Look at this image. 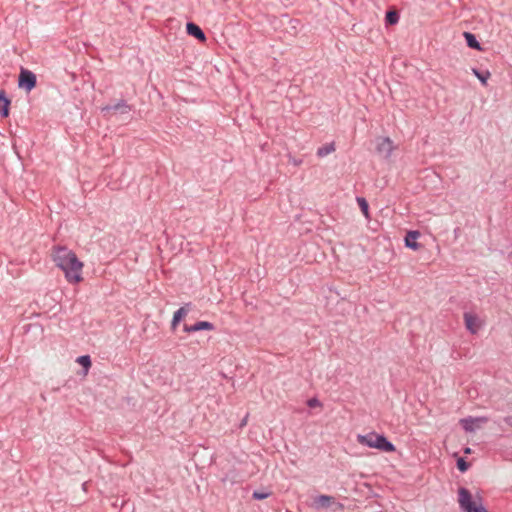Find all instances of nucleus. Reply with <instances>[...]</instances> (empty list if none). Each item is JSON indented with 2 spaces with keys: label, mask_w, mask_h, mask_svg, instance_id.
<instances>
[{
  "label": "nucleus",
  "mask_w": 512,
  "mask_h": 512,
  "mask_svg": "<svg viewBox=\"0 0 512 512\" xmlns=\"http://www.w3.org/2000/svg\"><path fill=\"white\" fill-rule=\"evenodd\" d=\"M51 257L56 267L64 273L69 284H79L84 280V263L79 260L72 250L62 246L55 247L52 250Z\"/></svg>",
  "instance_id": "nucleus-1"
},
{
  "label": "nucleus",
  "mask_w": 512,
  "mask_h": 512,
  "mask_svg": "<svg viewBox=\"0 0 512 512\" xmlns=\"http://www.w3.org/2000/svg\"><path fill=\"white\" fill-rule=\"evenodd\" d=\"M357 441L362 445H366L370 448H375L383 452H394L396 449L386 437L375 432H370L366 435L359 434L357 436Z\"/></svg>",
  "instance_id": "nucleus-2"
},
{
  "label": "nucleus",
  "mask_w": 512,
  "mask_h": 512,
  "mask_svg": "<svg viewBox=\"0 0 512 512\" xmlns=\"http://www.w3.org/2000/svg\"><path fill=\"white\" fill-rule=\"evenodd\" d=\"M458 503L465 512H486L480 499H473L466 488H459Z\"/></svg>",
  "instance_id": "nucleus-3"
},
{
  "label": "nucleus",
  "mask_w": 512,
  "mask_h": 512,
  "mask_svg": "<svg viewBox=\"0 0 512 512\" xmlns=\"http://www.w3.org/2000/svg\"><path fill=\"white\" fill-rule=\"evenodd\" d=\"M36 76L30 70L22 68L19 74L18 85L20 88L30 92L36 87Z\"/></svg>",
  "instance_id": "nucleus-4"
},
{
  "label": "nucleus",
  "mask_w": 512,
  "mask_h": 512,
  "mask_svg": "<svg viewBox=\"0 0 512 512\" xmlns=\"http://www.w3.org/2000/svg\"><path fill=\"white\" fill-rule=\"evenodd\" d=\"M463 318L466 329L472 334L478 333L483 326V321L474 313L466 312Z\"/></svg>",
  "instance_id": "nucleus-5"
},
{
  "label": "nucleus",
  "mask_w": 512,
  "mask_h": 512,
  "mask_svg": "<svg viewBox=\"0 0 512 512\" xmlns=\"http://www.w3.org/2000/svg\"><path fill=\"white\" fill-rule=\"evenodd\" d=\"M486 422L487 418L485 417H468L460 420V424L467 432H473L476 429H479Z\"/></svg>",
  "instance_id": "nucleus-6"
},
{
  "label": "nucleus",
  "mask_w": 512,
  "mask_h": 512,
  "mask_svg": "<svg viewBox=\"0 0 512 512\" xmlns=\"http://www.w3.org/2000/svg\"><path fill=\"white\" fill-rule=\"evenodd\" d=\"M395 150L393 141L389 137H383L378 140L377 151L385 157H389Z\"/></svg>",
  "instance_id": "nucleus-7"
},
{
  "label": "nucleus",
  "mask_w": 512,
  "mask_h": 512,
  "mask_svg": "<svg viewBox=\"0 0 512 512\" xmlns=\"http://www.w3.org/2000/svg\"><path fill=\"white\" fill-rule=\"evenodd\" d=\"M183 330L186 333H193L201 330L212 331L214 330V325L208 321H199L193 325L185 324Z\"/></svg>",
  "instance_id": "nucleus-8"
},
{
  "label": "nucleus",
  "mask_w": 512,
  "mask_h": 512,
  "mask_svg": "<svg viewBox=\"0 0 512 512\" xmlns=\"http://www.w3.org/2000/svg\"><path fill=\"white\" fill-rule=\"evenodd\" d=\"M10 105L11 101L7 97L6 92L4 90H0V114L2 117L6 118L9 116Z\"/></svg>",
  "instance_id": "nucleus-9"
},
{
  "label": "nucleus",
  "mask_w": 512,
  "mask_h": 512,
  "mask_svg": "<svg viewBox=\"0 0 512 512\" xmlns=\"http://www.w3.org/2000/svg\"><path fill=\"white\" fill-rule=\"evenodd\" d=\"M419 237H420V232H418V231H409L406 234V237H405V245L408 248H411L413 250H418L420 248V245L417 242V239Z\"/></svg>",
  "instance_id": "nucleus-10"
},
{
  "label": "nucleus",
  "mask_w": 512,
  "mask_h": 512,
  "mask_svg": "<svg viewBox=\"0 0 512 512\" xmlns=\"http://www.w3.org/2000/svg\"><path fill=\"white\" fill-rule=\"evenodd\" d=\"M187 33L191 36H194L198 40L204 42L206 40L205 34L200 29V27L194 23H188L186 25Z\"/></svg>",
  "instance_id": "nucleus-11"
},
{
  "label": "nucleus",
  "mask_w": 512,
  "mask_h": 512,
  "mask_svg": "<svg viewBox=\"0 0 512 512\" xmlns=\"http://www.w3.org/2000/svg\"><path fill=\"white\" fill-rule=\"evenodd\" d=\"M188 306L189 305L183 306L180 309H178L176 312H174L172 323H171V327H172L173 330H175L177 325L179 324V322L184 317L187 316V314L189 312Z\"/></svg>",
  "instance_id": "nucleus-12"
},
{
  "label": "nucleus",
  "mask_w": 512,
  "mask_h": 512,
  "mask_svg": "<svg viewBox=\"0 0 512 512\" xmlns=\"http://www.w3.org/2000/svg\"><path fill=\"white\" fill-rule=\"evenodd\" d=\"M333 497L328 495H320L316 497L313 501V505L316 508H327L331 505L333 502Z\"/></svg>",
  "instance_id": "nucleus-13"
},
{
  "label": "nucleus",
  "mask_w": 512,
  "mask_h": 512,
  "mask_svg": "<svg viewBox=\"0 0 512 512\" xmlns=\"http://www.w3.org/2000/svg\"><path fill=\"white\" fill-rule=\"evenodd\" d=\"M463 36H464V38H465V40L467 42V45L470 48H473V49H476V50H479V51L482 50V47H481L480 43L477 41L476 37L472 33L464 32Z\"/></svg>",
  "instance_id": "nucleus-14"
},
{
  "label": "nucleus",
  "mask_w": 512,
  "mask_h": 512,
  "mask_svg": "<svg viewBox=\"0 0 512 512\" xmlns=\"http://www.w3.org/2000/svg\"><path fill=\"white\" fill-rule=\"evenodd\" d=\"M76 362L83 367V369H84L83 375L86 376L88 374L89 369L91 368V365H92L90 356H88V355L80 356L76 359Z\"/></svg>",
  "instance_id": "nucleus-15"
},
{
  "label": "nucleus",
  "mask_w": 512,
  "mask_h": 512,
  "mask_svg": "<svg viewBox=\"0 0 512 512\" xmlns=\"http://www.w3.org/2000/svg\"><path fill=\"white\" fill-rule=\"evenodd\" d=\"M335 151V146L333 143H330V144H326L322 147H320L318 150H317V155L319 157H324V156H327L328 154L332 153Z\"/></svg>",
  "instance_id": "nucleus-16"
},
{
  "label": "nucleus",
  "mask_w": 512,
  "mask_h": 512,
  "mask_svg": "<svg viewBox=\"0 0 512 512\" xmlns=\"http://www.w3.org/2000/svg\"><path fill=\"white\" fill-rule=\"evenodd\" d=\"M357 203L359 205V208H360L361 212L365 216V218L369 219L370 215H369V205H368V202L364 198L359 197V198H357Z\"/></svg>",
  "instance_id": "nucleus-17"
},
{
  "label": "nucleus",
  "mask_w": 512,
  "mask_h": 512,
  "mask_svg": "<svg viewBox=\"0 0 512 512\" xmlns=\"http://www.w3.org/2000/svg\"><path fill=\"white\" fill-rule=\"evenodd\" d=\"M473 74L480 80L483 85H487V80L490 78L491 73L489 71L479 72L477 69H472Z\"/></svg>",
  "instance_id": "nucleus-18"
},
{
  "label": "nucleus",
  "mask_w": 512,
  "mask_h": 512,
  "mask_svg": "<svg viewBox=\"0 0 512 512\" xmlns=\"http://www.w3.org/2000/svg\"><path fill=\"white\" fill-rule=\"evenodd\" d=\"M399 20V16L397 14V12L395 11H389L387 14H386V21L387 23L389 24H396Z\"/></svg>",
  "instance_id": "nucleus-19"
},
{
  "label": "nucleus",
  "mask_w": 512,
  "mask_h": 512,
  "mask_svg": "<svg viewBox=\"0 0 512 512\" xmlns=\"http://www.w3.org/2000/svg\"><path fill=\"white\" fill-rule=\"evenodd\" d=\"M270 492H259V491H255L253 493V498L256 499V500H263V499H266L270 496Z\"/></svg>",
  "instance_id": "nucleus-20"
},
{
  "label": "nucleus",
  "mask_w": 512,
  "mask_h": 512,
  "mask_svg": "<svg viewBox=\"0 0 512 512\" xmlns=\"http://www.w3.org/2000/svg\"><path fill=\"white\" fill-rule=\"evenodd\" d=\"M457 467L460 471L465 472L468 469V464L463 458H459L457 461Z\"/></svg>",
  "instance_id": "nucleus-21"
},
{
  "label": "nucleus",
  "mask_w": 512,
  "mask_h": 512,
  "mask_svg": "<svg viewBox=\"0 0 512 512\" xmlns=\"http://www.w3.org/2000/svg\"><path fill=\"white\" fill-rule=\"evenodd\" d=\"M307 405L311 408L313 407H320L321 406V403L318 399L316 398H311L307 401Z\"/></svg>",
  "instance_id": "nucleus-22"
},
{
  "label": "nucleus",
  "mask_w": 512,
  "mask_h": 512,
  "mask_svg": "<svg viewBox=\"0 0 512 512\" xmlns=\"http://www.w3.org/2000/svg\"><path fill=\"white\" fill-rule=\"evenodd\" d=\"M470 452H471L470 448H466V449H465V453H466V454H469Z\"/></svg>",
  "instance_id": "nucleus-23"
},
{
  "label": "nucleus",
  "mask_w": 512,
  "mask_h": 512,
  "mask_svg": "<svg viewBox=\"0 0 512 512\" xmlns=\"http://www.w3.org/2000/svg\"><path fill=\"white\" fill-rule=\"evenodd\" d=\"M508 422L512 424V416L508 418Z\"/></svg>",
  "instance_id": "nucleus-24"
}]
</instances>
